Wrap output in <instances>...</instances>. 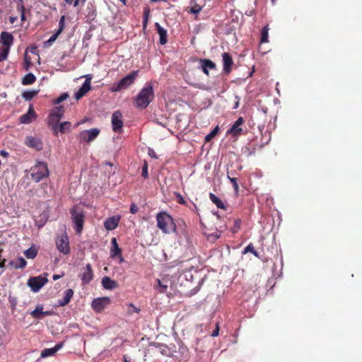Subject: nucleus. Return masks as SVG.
I'll use <instances>...</instances> for the list:
<instances>
[{
  "label": "nucleus",
  "instance_id": "aec40b11",
  "mask_svg": "<svg viewBox=\"0 0 362 362\" xmlns=\"http://www.w3.org/2000/svg\"><path fill=\"white\" fill-rule=\"evenodd\" d=\"M1 37L4 45L3 47H8V49H10V47L13 42V35L10 33L4 31L1 33Z\"/></svg>",
  "mask_w": 362,
  "mask_h": 362
},
{
  "label": "nucleus",
  "instance_id": "a211bd4d",
  "mask_svg": "<svg viewBox=\"0 0 362 362\" xmlns=\"http://www.w3.org/2000/svg\"><path fill=\"white\" fill-rule=\"evenodd\" d=\"M51 314L49 311H43V305H38L35 310L30 312V315L36 319H42L45 316H48Z\"/></svg>",
  "mask_w": 362,
  "mask_h": 362
},
{
  "label": "nucleus",
  "instance_id": "5fc2aeb1",
  "mask_svg": "<svg viewBox=\"0 0 362 362\" xmlns=\"http://www.w3.org/2000/svg\"><path fill=\"white\" fill-rule=\"evenodd\" d=\"M153 346H155L156 348H161V346H163V345L160 344V343H156V342H154L152 344Z\"/></svg>",
  "mask_w": 362,
  "mask_h": 362
},
{
  "label": "nucleus",
  "instance_id": "13d9d810",
  "mask_svg": "<svg viewBox=\"0 0 362 362\" xmlns=\"http://www.w3.org/2000/svg\"><path fill=\"white\" fill-rule=\"evenodd\" d=\"M59 278H60L59 275L55 274V275L53 276V279L54 280L59 279Z\"/></svg>",
  "mask_w": 362,
  "mask_h": 362
},
{
  "label": "nucleus",
  "instance_id": "f03ea898",
  "mask_svg": "<svg viewBox=\"0 0 362 362\" xmlns=\"http://www.w3.org/2000/svg\"><path fill=\"white\" fill-rule=\"evenodd\" d=\"M157 227L161 230L163 233H170L175 232L176 226L173 217L165 211L158 213L156 215Z\"/></svg>",
  "mask_w": 362,
  "mask_h": 362
},
{
  "label": "nucleus",
  "instance_id": "4be33fe9",
  "mask_svg": "<svg viewBox=\"0 0 362 362\" xmlns=\"http://www.w3.org/2000/svg\"><path fill=\"white\" fill-rule=\"evenodd\" d=\"M156 30L160 37V44L163 45L167 43V30L164 29L158 23H155Z\"/></svg>",
  "mask_w": 362,
  "mask_h": 362
},
{
  "label": "nucleus",
  "instance_id": "e2e57ef3",
  "mask_svg": "<svg viewBox=\"0 0 362 362\" xmlns=\"http://www.w3.org/2000/svg\"><path fill=\"white\" fill-rule=\"evenodd\" d=\"M227 177L229 180L230 178H232L231 176H230V173L228 171L227 172Z\"/></svg>",
  "mask_w": 362,
  "mask_h": 362
},
{
  "label": "nucleus",
  "instance_id": "3c124183",
  "mask_svg": "<svg viewBox=\"0 0 362 362\" xmlns=\"http://www.w3.org/2000/svg\"><path fill=\"white\" fill-rule=\"evenodd\" d=\"M139 211V207L135 204H132L130 206V212L135 214Z\"/></svg>",
  "mask_w": 362,
  "mask_h": 362
},
{
  "label": "nucleus",
  "instance_id": "393cba45",
  "mask_svg": "<svg viewBox=\"0 0 362 362\" xmlns=\"http://www.w3.org/2000/svg\"><path fill=\"white\" fill-rule=\"evenodd\" d=\"M74 296V291L71 288L66 289L64 292V296L62 299L59 300V305L60 306H64L67 305Z\"/></svg>",
  "mask_w": 362,
  "mask_h": 362
},
{
  "label": "nucleus",
  "instance_id": "f8f14e48",
  "mask_svg": "<svg viewBox=\"0 0 362 362\" xmlns=\"http://www.w3.org/2000/svg\"><path fill=\"white\" fill-rule=\"evenodd\" d=\"M93 271L92 266L90 263H88L83 268V272L81 274V281L83 285L88 284L93 279Z\"/></svg>",
  "mask_w": 362,
  "mask_h": 362
},
{
  "label": "nucleus",
  "instance_id": "5701e85b",
  "mask_svg": "<svg viewBox=\"0 0 362 362\" xmlns=\"http://www.w3.org/2000/svg\"><path fill=\"white\" fill-rule=\"evenodd\" d=\"M119 218L115 216L108 218L104 223L105 228L108 230H112L118 226Z\"/></svg>",
  "mask_w": 362,
  "mask_h": 362
},
{
  "label": "nucleus",
  "instance_id": "c9c22d12",
  "mask_svg": "<svg viewBox=\"0 0 362 362\" xmlns=\"http://www.w3.org/2000/svg\"><path fill=\"white\" fill-rule=\"evenodd\" d=\"M150 16V10L145 8L143 14V28L145 29L147 26L148 20Z\"/></svg>",
  "mask_w": 362,
  "mask_h": 362
},
{
  "label": "nucleus",
  "instance_id": "37998d69",
  "mask_svg": "<svg viewBox=\"0 0 362 362\" xmlns=\"http://www.w3.org/2000/svg\"><path fill=\"white\" fill-rule=\"evenodd\" d=\"M68 98H69L68 93H62L59 98H57L54 100V103L56 105L59 104L62 102H63L64 100H65L66 99H67Z\"/></svg>",
  "mask_w": 362,
  "mask_h": 362
},
{
  "label": "nucleus",
  "instance_id": "e433bc0d",
  "mask_svg": "<svg viewBox=\"0 0 362 362\" xmlns=\"http://www.w3.org/2000/svg\"><path fill=\"white\" fill-rule=\"evenodd\" d=\"M251 252L255 257H259L257 252L255 250L254 246L252 243H250L244 250V253Z\"/></svg>",
  "mask_w": 362,
  "mask_h": 362
},
{
  "label": "nucleus",
  "instance_id": "6e6552de",
  "mask_svg": "<svg viewBox=\"0 0 362 362\" xmlns=\"http://www.w3.org/2000/svg\"><path fill=\"white\" fill-rule=\"evenodd\" d=\"M48 281L46 277H43L41 275L34 277H30L27 282L28 286L30 288L33 292L39 291L42 286Z\"/></svg>",
  "mask_w": 362,
  "mask_h": 362
},
{
  "label": "nucleus",
  "instance_id": "b1692460",
  "mask_svg": "<svg viewBox=\"0 0 362 362\" xmlns=\"http://www.w3.org/2000/svg\"><path fill=\"white\" fill-rule=\"evenodd\" d=\"M61 118L59 116L52 115V113L49 116V124L52 127L55 135L58 134V126Z\"/></svg>",
  "mask_w": 362,
  "mask_h": 362
},
{
  "label": "nucleus",
  "instance_id": "052dcab7",
  "mask_svg": "<svg viewBox=\"0 0 362 362\" xmlns=\"http://www.w3.org/2000/svg\"><path fill=\"white\" fill-rule=\"evenodd\" d=\"M235 225H236V226H239V224H240V220H236V221H235Z\"/></svg>",
  "mask_w": 362,
  "mask_h": 362
},
{
  "label": "nucleus",
  "instance_id": "bf43d9fd",
  "mask_svg": "<svg viewBox=\"0 0 362 362\" xmlns=\"http://www.w3.org/2000/svg\"><path fill=\"white\" fill-rule=\"evenodd\" d=\"M29 64H30V62H28V61H27V60H26V67H25V69H26V70H28V69Z\"/></svg>",
  "mask_w": 362,
  "mask_h": 362
},
{
  "label": "nucleus",
  "instance_id": "ddd939ff",
  "mask_svg": "<svg viewBox=\"0 0 362 362\" xmlns=\"http://www.w3.org/2000/svg\"><path fill=\"white\" fill-rule=\"evenodd\" d=\"M90 80L91 77H87L85 80L84 83L81 86V87L78 89V90L75 93V98L76 100L81 99L83 96H84L91 88L90 86Z\"/></svg>",
  "mask_w": 362,
  "mask_h": 362
},
{
  "label": "nucleus",
  "instance_id": "79ce46f5",
  "mask_svg": "<svg viewBox=\"0 0 362 362\" xmlns=\"http://www.w3.org/2000/svg\"><path fill=\"white\" fill-rule=\"evenodd\" d=\"M141 176L144 179H147L148 177V163L146 161H144V165L142 166V172H141Z\"/></svg>",
  "mask_w": 362,
  "mask_h": 362
},
{
  "label": "nucleus",
  "instance_id": "f3484780",
  "mask_svg": "<svg viewBox=\"0 0 362 362\" xmlns=\"http://www.w3.org/2000/svg\"><path fill=\"white\" fill-rule=\"evenodd\" d=\"M35 117L36 114L32 105H30L28 112L21 115L19 120L22 124H30Z\"/></svg>",
  "mask_w": 362,
  "mask_h": 362
},
{
  "label": "nucleus",
  "instance_id": "4468645a",
  "mask_svg": "<svg viewBox=\"0 0 362 362\" xmlns=\"http://www.w3.org/2000/svg\"><path fill=\"white\" fill-rule=\"evenodd\" d=\"M244 123V119L242 117H240L235 123L232 125L230 129L228 130V134H231L233 136H238L240 135L243 132V129L241 128V125Z\"/></svg>",
  "mask_w": 362,
  "mask_h": 362
},
{
  "label": "nucleus",
  "instance_id": "0e129e2a",
  "mask_svg": "<svg viewBox=\"0 0 362 362\" xmlns=\"http://www.w3.org/2000/svg\"><path fill=\"white\" fill-rule=\"evenodd\" d=\"M149 156H152L153 157H155V155H153V153H149Z\"/></svg>",
  "mask_w": 362,
  "mask_h": 362
},
{
  "label": "nucleus",
  "instance_id": "f257e3e1",
  "mask_svg": "<svg viewBox=\"0 0 362 362\" xmlns=\"http://www.w3.org/2000/svg\"><path fill=\"white\" fill-rule=\"evenodd\" d=\"M154 91L151 82L146 83L135 98V106L141 110L146 109L154 99Z\"/></svg>",
  "mask_w": 362,
  "mask_h": 362
},
{
  "label": "nucleus",
  "instance_id": "680f3d73",
  "mask_svg": "<svg viewBox=\"0 0 362 362\" xmlns=\"http://www.w3.org/2000/svg\"><path fill=\"white\" fill-rule=\"evenodd\" d=\"M119 1H121L122 3H123V4H126V2H127V0H119Z\"/></svg>",
  "mask_w": 362,
  "mask_h": 362
},
{
  "label": "nucleus",
  "instance_id": "a19ab883",
  "mask_svg": "<svg viewBox=\"0 0 362 362\" xmlns=\"http://www.w3.org/2000/svg\"><path fill=\"white\" fill-rule=\"evenodd\" d=\"M18 264L15 267L16 269H23L27 264V262L22 257L18 258Z\"/></svg>",
  "mask_w": 362,
  "mask_h": 362
},
{
  "label": "nucleus",
  "instance_id": "774afa93",
  "mask_svg": "<svg viewBox=\"0 0 362 362\" xmlns=\"http://www.w3.org/2000/svg\"><path fill=\"white\" fill-rule=\"evenodd\" d=\"M124 362H130L129 361H127V359L124 360Z\"/></svg>",
  "mask_w": 362,
  "mask_h": 362
},
{
  "label": "nucleus",
  "instance_id": "473e14b6",
  "mask_svg": "<svg viewBox=\"0 0 362 362\" xmlns=\"http://www.w3.org/2000/svg\"><path fill=\"white\" fill-rule=\"evenodd\" d=\"M38 90H27L23 93L22 96L25 100H32L37 94Z\"/></svg>",
  "mask_w": 362,
  "mask_h": 362
},
{
  "label": "nucleus",
  "instance_id": "a878e982",
  "mask_svg": "<svg viewBox=\"0 0 362 362\" xmlns=\"http://www.w3.org/2000/svg\"><path fill=\"white\" fill-rule=\"evenodd\" d=\"M25 144L29 147L35 148L37 150L41 148V144L39 140L33 136H28L26 138Z\"/></svg>",
  "mask_w": 362,
  "mask_h": 362
},
{
  "label": "nucleus",
  "instance_id": "a18cd8bd",
  "mask_svg": "<svg viewBox=\"0 0 362 362\" xmlns=\"http://www.w3.org/2000/svg\"><path fill=\"white\" fill-rule=\"evenodd\" d=\"M157 282H158V288H159V291L160 293H164L167 290V288H168V285L167 284H163L162 283V281L159 279H157Z\"/></svg>",
  "mask_w": 362,
  "mask_h": 362
},
{
  "label": "nucleus",
  "instance_id": "338daca9",
  "mask_svg": "<svg viewBox=\"0 0 362 362\" xmlns=\"http://www.w3.org/2000/svg\"><path fill=\"white\" fill-rule=\"evenodd\" d=\"M149 156H152L153 157H155V155H153V153H149Z\"/></svg>",
  "mask_w": 362,
  "mask_h": 362
},
{
  "label": "nucleus",
  "instance_id": "6ab92c4d",
  "mask_svg": "<svg viewBox=\"0 0 362 362\" xmlns=\"http://www.w3.org/2000/svg\"><path fill=\"white\" fill-rule=\"evenodd\" d=\"M102 286L107 290H112L118 286V284L109 276H104L101 281Z\"/></svg>",
  "mask_w": 362,
  "mask_h": 362
},
{
  "label": "nucleus",
  "instance_id": "7ed1b4c3",
  "mask_svg": "<svg viewBox=\"0 0 362 362\" xmlns=\"http://www.w3.org/2000/svg\"><path fill=\"white\" fill-rule=\"evenodd\" d=\"M31 178L35 182H39L49 175L47 164L45 162L37 161V163L31 168Z\"/></svg>",
  "mask_w": 362,
  "mask_h": 362
},
{
  "label": "nucleus",
  "instance_id": "20e7f679",
  "mask_svg": "<svg viewBox=\"0 0 362 362\" xmlns=\"http://www.w3.org/2000/svg\"><path fill=\"white\" fill-rule=\"evenodd\" d=\"M139 71H134L125 77L122 78L117 83L112 84L110 90L112 92H119L128 88L132 85L138 76Z\"/></svg>",
  "mask_w": 362,
  "mask_h": 362
},
{
  "label": "nucleus",
  "instance_id": "423d86ee",
  "mask_svg": "<svg viewBox=\"0 0 362 362\" xmlns=\"http://www.w3.org/2000/svg\"><path fill=\"white\" fill-rule=\"evenodd\" d=\"M57 250L63 255H69L71 252L68 235L64 233L57 238L55 240Z\"/></svg>",
  "mask_w": 362,
  "mask_h": 362
},
{
  "label": "nucleus",
  "instance_id": "2eb2a0df",
  "mask_svg": "<svg viewBox=\"0 0 362 362\" xmlns=\"http://www.w3.org/2000/svg\"><path fill=\"white\" fill-rule=\"evenodd\" d=\"M199 64L200 67L202 70V71L207 76H209V70H214L216 69V64L212 62L211 59H199Z\"/></svg>",
  "mask_w": 362,
  "mask_h": 362
},
{
  "label": "nucleus",
  "instance_id": "bb28decb",
  "mask_svg": "<svg viewBox=\"0 0 362 362\" xmlns=\"http://www.w3.org/2000/svg\"><path fill=\"white\" fill-rule=\"evenodd\" d=\"M199 0H191L190 1V12L194 14L199 13L202 8L203 6L199 3Z\"/></svg>",
  "mask_w": 362,
  "mask_h": 362
},
{
  "label": "nucleus",
  "instance_id": "c03bdc74",
  "mask_svg": "<svg viewBox=\"0 0 362 362\" xmlns=\"http://www.w3.org/2000/svg\"><path fill=\"white\" fill-rule=\"evenodd\" d=\"M59 30H57L58 33H61L65 27V16H62L60 18L59 22Z\"/></svg>",
  "mask_w": 362,
  "mask_h": 362
},
{
  "label": "nucleus",
  "instance_id": "6e6d98bb",
  "mask_svg": "<svg viewBox=\"0 0 362 362\" xmlns=\"http://www.w3.org/2000/svg\"><path fill=\"white\" fill-rule=\"evenodd\" d=\"M17 18L16 17H12L11 16L9 18V21L11 23H13L16 21Z\"/></svg>",
  "mask_w": 362,
  "mask_h": 362
},
{
  "label": "nucleus",
  "instance_id": "2f4dec72",
  "mask_svg": "<svg viewBox=\"0 0 362 362\" xmlns=\"http://www.w3.org/2000/svg\"><path fill=\"white\" fill-rule=\"evenodd\" d=\"M269 26L267 25L263 27L261 30V43H267L269 42Z\"/></svg>",
  "mask_w": 362,
  "mask_h": 362
},
{
  "label": "nucleus",
  "instance_id": "ea45409f",
  "mask_svg": "<svg viewBox=\"0 0 362 362\" xmlns=\"http://www.w3.org/2000/svg\"><path fill=\"white\" fill-rule=\"evenodd\" d=\"M52 114L55 115L56 116H59V118H62L64 115L63 106L57 107L55 110L52 112Z\"/></svg>",
  "mask_w": 362,
  "mask_h": 362
},
{
  "label": "nucleus",
  "instance_id": "f704fd0d",
  "mask_svg": "<svg viewBox=\"0 0 362 362\" xmlns=\"http://www.w3.org/2000/svg\"><path fill=\"white\" fill-rule=\"evenodd\" d=\"M8 53V47H1L0 49V62L7 59Z\"/></svg>",
  "mask_w": 362,
  "mask_h": 362
},
{
  "label": "nucleus",
  "instance_id": "864d4df0",
  "mask_svg": "<svg viewBox=\"0 0 362 362\" xmlns=\"http://www.w3.org/2000/svg\"><path fill=\"white\" fill-rule=\"evenodd\" d=\"M6 259H3L0 262V268L4 269L5 267Z\"/></svg>",
  "mask_w": 362,
  "mask_h": 362
},
{
  "label": "nucleus",
  "instance_id": "603ef678",
  "mask_svg": "<svg viewBox=\"0 0 362 362\" xmlns=\"http://www.w3.org/2000/svg\"><path fill=\"white\" fill-rule=\"evenodd\" d=\"M60 33H58V32L57 31L54 35H52L49 39L47 40V42L50 43V42H52L54 41H55L57 38V37L59 36Z\"/></svg>",
  "mask_w": 362,
  "mask_h": 362
},
{
  "label": "nucleus",
  "instance_id": "72a5a7b5",
  "mask_svg": "<svg viewBox=\"0 0 362 362\" xmlns=\"http://www.w3.org/2000/svg\"><path fill=\"white\" fill-rule=\"evenodd\" d=\"M219 131L218 126H216L209 134L205 136V142H209L213 138H214L218 132Z\"/></svg>",
  "mask_w": 362,
  "mask_h": 362
},
{
  "label": "nucleus",
  "instance_id": "9b49d317",
  "mask_svg": "<svg viewBox=\"0 0 362 362\" xmlns=\"http://www.w3.org/2000/svg\"><path fill=\"white\" fill-rule=\"evenodd\" d=\"M223 71L226 74H229L232 71L234 64L233 60L230 54L228 52L222 54Z\"/></svg>",
  "mask_w": 362,
  "mask_h": 362
},
{
  "label": "nucleus",
  "instance_id": "58836bf2",
  "mask_svg": "<svg viewBox=\"0 0 362 362\" xmlns=\"http://www.w3.org/2000/svg\"><path fill=\"white\" fill-rule=\"evenodd\" d=\"M21 2H23V0H20ZM18 10L21 12V18L22 21H25V8L23 6V3H21L20 5L18 6Z\"/></svg>",
  "mask_w": 362,
  "mask_h": 362
},
{
  "label": "nucleus",
  "instance_id": "c85d7f7f",
  "mask_svg": "<svg viewBox=\"0 0 362 362\" xmlns=\"http://www.w3.org/2000/svg\"><path fill=\"white\" fill-rule=\"evenodd\" d=\"M37 249L35 245H32L30 248L24 251V255L28 259H34L37 255Z\"/></svg>",
  "mask_w": 362,
  "mask_h": 362
},
{
  "label": "nucleus",
  "instance_id": "dca6fc26",
  "mask_svg": "<svg viewBox=\"0 0 362 362\" xmlns=\"http://www.w3.org/2000/svg\"><path fill=\"white\" fill-rule=\"evenodd\" d=\"M111 250H110V256L112 258L119 257L120 262H123L124 259L122 256V250L119 248V245L117 242V239L115 238H112L111 239Z\"/></svg>",
  "mask_w": 362,
  "mask_h": 362
},
{
  "label": "nucleus",
  "instance_id": "cd10ccee",
  "mask_svg": "<svg viewBox=\"0 0 362 362\" xmlns=\"http://www.w3.org/2000/svg\"><path fill=\"white\" fill-rule=\"evenodd\" d=\"M209 198L210 200L218 208L221 209H225L226 206L223 204V202L217 197L214 194L210 193L209 194Z\"/></svg>",
  "mask_w": 362,
  "mask_h": 362
},
{
  "label": "nucleus",
  "instance_id": "8fccbe9b",
  "mask_svg": "<svg viewBox=\"0 0 362 362\" xmlns=\"http://www.w3.org/2000/svg\"><path fill=\"white\" fill-rule=\"evenodd\" d=\"M219 329H220L219 325L217 322L216 324V329L212 332V333L211 334V337H217L218 335V334H219Z\"/></svg>",
  "mask_w": 362,
  "mask_h": 362
},
{
  "label": "nucleus",
  "instance_id": "0eeeda50",
  "mask_svg": "<svg viewBox=\"0 0 362 362\" xmlns=\"http://www.w3.org/2000/svg\"><path fill=\"white\" fill-rule=\"evenodd\" d=\"M100 134V129L93 128L89 130H85L80 132L77 138L79 143L88 142L90 143L95 140Z\"/></svg>",
  "mask_w": 362,
  "mask_h": 362
},
{
  "label": "nucleus",
  "instance_id": "9d476101",
  "mask_svg": "<svg viewBox=\"0 0 362 362\" xmlns=\"http://www.w3.org/2000/svg\"><path fill=\"white\" fill-rule=\"evenodd\" d=\"M122 115L120 111H115L112 115V130L120 132L123 127Z\"/></svg>",
  "mask_w": 362,
  "mask_h": 362
},
{
  "label": "nucleus",
  "instance_id": "de8ad7c7",
  "mask_svg": "<svg viewBox=\"0 0 362 362\" xmlns=\"http://www.w3.org/2000/svg\"><path fill=\"white\" fill-rule=\"evenodd\" d=\"M230 181L233 184V187L235 192L236 193H238V190H239V187H238V184L237 182V178H235V177L230 178Z\"/></svg>",
  "mask_w": 362,
  "mask_h": 362
},
{
  "label": "nucleus",
  "instance_id": "39448f33",
  "mask_svg": "<svg viewBox=\"0 0 362 362\" xmlns=\"http://www.w3.org/2000/svg\"><path fill=\"white\" fill-rule=\"evenodd\" d=\"M71 219L74 223V228L77 234H81L84 224L85 215L83 211L79 207L74 206L70 210Z\"/></svg>",
  "mask_w": 362,
  "mask_h": 362
},
{
  "label": "nucleus",
  "instance_id": "1a4fd4ad",
  "mask_svg": "<svg viewBox=\"0 0 362 362\" xmlns=\"http://www.w3.org/2000/svg\"><path fill=\"white\" fill-rule=\"evenodd\" d=\"M111 300L109 297H100L93 300L91 303L92 309L98 313L103 312L110 304Z\"/></svg>",
  "mask_w": 362,
  "mask_h": 362
},
{
  "label": "nucleus",
  "instance_id": "7c9ffc66",
  "mask_svg": "<svg viewBox=\"0 0 362 362\" xmlns=\"http://www.w3.org/2000/svg\"><path fill=\"white\" fill-rule=\"evenodd\" d=\"M71 124L69 122H64L60 124L58 126V132H61L62 134H64L66 132H69L71 130Z\"/></svg>",
  "mask_w": 362,
  "mask_h": 362
},
{
  "label": "nucleus",
  "instance_id": "49530a36",
  "mask_svg": "<svg viewBox=\"0 0 362 362\" xmlns=\"http://www.w3.org/2000/svg\"><path fill=\"white\" fill-rule=\"evenodd\" d=\"M175 195L176 197V202L180 204H185L186 202L183 197L178 192H175Z\"/></svg>",
  "mask_w": 362,
  "mask_h": 362
},
{
  "label": "nucleus",
  "instance_id": "09e8293b",
  "mask_svg": "<svg viewBox=\"0 0 362 362\" xmlns=\"http://www.w3.org/2000/svg\"><path fill=\"white\" fill-rule=\"evenodd\" d=\"M66 4L69 5H74V7H76L79 4L80 0H64Z\"/></svg>",
  "mask_w": 362,
  "mask_h": 362
},
{
  "label": "nucleus",
  "instance_id": "4d7b16f0",
  "mask_svg": "<svg viewBox=\"0 0 362 362\" xmlns=\"http://www.w3.org/2000/svg\"><path fill=\"white\" fill-rule=\"evenodd\" d=\"M1 155L4 156H6L8 155V153L4 151H1Z\"/></svg>",
  "mask_w": 362,
  "mask_h": 362
},
{
  "label": "nucleus",
  "instance_id": "4c0bfd02",
  "mask_svg": "<svg viewBox=\"0 0 362 362\" xmlns=\"http://www.w3.org/2000/svg\"><path fill=\"white\" fill-rule=\"evenodd\" d=\"M140 308L136 307L133 303H129L127 308V313L129 315H132L134 313H139Z\"/></svg>",
  "mask_w": 362,
  "mask_h": 362
},
{
  "label": "nucleus",
  "instance_id": "69168bd1",
  "mask_svg": "<svg viewBox=\"0 0 362 362\" xmlns=\"http://www.w3.org/2000/svg\"><path fill=\"white\" fill-rule=\"evenodd\" d=\"M149 156H152L153 157H155V155H153V153H149Z\"/></svg>",
  "mask_w": 362,
  "mask_h": 362
},
{
  "label": "nucleus",
  "instance_id": "412c9836",
  "mask_svg": "<svg viewBox=\"0 0 362 362\" xmlns=\"http://www.w3.org/2000/svg\"><path fill=\"white\" fill-rule=\"evenodd\" d=\"M63 343H59L55 345L53 348L45 349L41 352V357L46 358L54 355L62 347Z\"/></svg>",
  "mask_w": 362,
  "mask_h": 362
},
{
  "label": "nucleus",
  "instance_id": "c756f323",
  "mask_svg": "<svg viewBox=\"0 0 362 362\" xmlns=\"http://www.w3.org/2000/svg\"><path fill=\"white\" fill-rule=\"evenodd\" d=\"M36 81V77L32 73L27 74L22 79V83L25 86L31 85Z\"/></svg>",
  "mask_w": 362,
  "mask_h": 362
}]
</instances>
